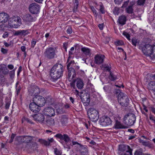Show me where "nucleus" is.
Listing matches in <instances>:
<instances>
[{
	"mask_svg": "<svg viewBox=\"0 0 155 155\" xmlns=\"http://www.w3.org/2000/svg\"><path fill=\"white\" fill-rule=\"evenodd\" d=\"M68 71V77L69 78L72 79L74 77L75 71L74 68H70Z\"/></svg>",
	"mask_w": 155,
	"mask_h": 155,
	"instance_id": "25",
	"label": "nucleus"
},
{
	"mask_svg": "<svg viewBox=\"0 0 155 155\" xmlns=\"http://www.w3.org/2000/svg\"><path fill=\"white\" fill-rule=\"evenodd\" d=\"M118 100L120 104L123 106H127L129 102V99L127 96L122 92H120L118 96Z\"/></svg>",
	"mask_w": 155,
	"mask_h": 155,
	"instance_id": "6",
	"label": "nucleus"
},
{
	"mask_svg": "<svg viewBox=\"0 0 155 155\" xmlns=\"http://www.w3.org/2000/svg\"><path fill=\"white\" fill-rule=\"evenodd\" d=\"M123 35L129 41L130 40V35L128 33L124 31L123 32Z\"/></svg>",
	"mask_w": 155,
	"mask_h": 155,
	"instance_id": "44",
	"label": "nucleus"
},
{
	"mask_svg": "<svg viewBox=\"0 0 155 155\" xmlns=\"http://www.w3.org/2000/svg\"><path fill=\"white\" fill-rule=\"evenodd\" d=\"M126 127L122 124L120 121H115L114 128L115 129L125 128Z\"/></svg>",
	"mask_w": 155,
	"mask_h": 155,
	"instance_id": "18",
	"label": "nucleus"
},
{
	"mask_svg": "<svg viewBox=\"0 0 155 155\" xmlns=\"http://www.w3.org/2000/svg\"><path fill=\"white\" fill-rule=\"evenodd\" d=\"M21 19L18 16L13 17L9 18L8 21V25L12 28H18L21 25Z\"/></svg>",
	"mask_w": 155,
	"mask_h": 155,
	"instance_id": "4",
	"label": "nucleus"
},
{
	"mask_svg": "<svg viewBox=\"0 0 155 155\" xmlns=\"http://www.w3.org/2000/svg\"><path fill=\"white\" fill-rule=\"evenodd\" d=\"M104 26V24H100L98 25L99 29L101 30H102L103 29Z\"/></svg>",
	"mask_w": 155,
	"mask_h": 155,
	"instance_id": "53",
	"label": "nucleus"
},
{
	"mask_svg": "<svg viewBox=\"0 0 155 155\" xmlns=\"http://www.w3.org/2000/svg\"><path fill=\"white\" fill-rule=\"evenodd\" d=\"M26 31L24 30L16 31L14 33V35H24L25 34V33H26Z\"/></svg>",
	"mask_w": 155,
	"mask_h": 155,
	"instance_id": "34",
	"label": "nucleus"
},
{
	"mask_svg": "<svg viewBox=\"0 0 155 155\" xmlns=\"http://www.w3.org/2000/svg\"><path fill=\"white\" fill-rule=\"evenodd\" d=\"M129 3V0H127L124 2L123 4L121 6L122 8H125L127 7Z\"/></svg>",
	"mask_w": 155,
	"mask_h": 155,
	"instance_id": "46",
	"label": "nucleus"
},
{
	"mask_svg": "<svg viewBox=\"0 0 155 155\" xmlns=\"http://www.w3.org/2000/svg\"><path fill=\"white\" fill-rule=\"evenodd\" d=\"M8 36V33L7 32H5L2 35V37L5 38H7Z\"/></svg>",
	"mask_w": 155,
	"mask_h": 155,
	"instance_id": "55",
	"label": "nucleus"
},
{
	"mask_svg": "<svg viewBox=\"0 0 155 155\" xmlns=\"http://www.w3.org/2000/svg\"><path fill=\"white\" fill-rule=\"evenodd\" d=\"M35 102L31 103L29 105V108L31 111L36 113L38 112L40 110V106Z\"/></svg>",
	"mask_w": 155,
	"mask_h": 155,
	"instance_id": "14",
	"label": "nucleus"
},
{
	"mask_svg": "<svg viewBox=\"0 0 155 155\" xmlns=\"http://www.w3.org/2000/svg\"><path fill=\"white\" fill-rule=\"evenodd\" d=\"M47 124L49 125H52L54 124V119L51 118H49L46 120Z\"/></svg>",
	"mask_w": 155,
	"mask_h": 155,
	"instance_id": "35",
	"label": "nucleus"
},
{
	"mask_svg": "<svg viewBox=\"0 0 155 155\" xmlns=\"http://www.w3.org/2000/svg\"><path fill=\"white\" fill-rule=\"evenodd\" d=\"M8 68L10 70L14 68L13 65L12 64L8 65Z\"/></svg>",
	"mask_w": 155,
	"mask_h": 155,
	"instance_id": "60",
	"label": "nucleus"
},
{
	"mask_svg": "<svg viewBox=\"0 0 155 155\" xmlns=\"http://www.w3.org/2000/svg\"><path fill=\"white\" fill-rule=\"evenodd\" d=\"M151 110L153 113L155 114V108L154 107H151Z\"/></svg>",
	"mask_w": 155,
	"mask_h": 155,
	"instance_id": "64",
	"label": "nucleus"
},
{
	"mask_svg": "<svg viewBox=\"0 0 155 155\" xmlns=\"http://www.w3.org/2000/svg\"><path fill=\"white\" fill-rule=\"evenodd\" d=\"M32 117L35 120L38 121L40 123H45L44 117L41 113L33 115Z\"/></svg>",
	"mask_w": 155,
	"mask_h": 155,
	"instance_id": "13",
	"label": "nucleus"
},
{
	"mask_svg": "<svg viewBox=\"0 0 155 155\" xmlns=\"http://www.w3.org/2000/svg\"><path fill=\"white\" fill-rule=\"evenodd\" d=\"M135 4V2H131L130 3V5L126 8V12L129 14H132L133 12V6Z\"/></svg>",
	"mask_w": 155,
	"mask_h": 155,
	"instance_id": "21",
	"label": "nucleus"
},
{
	"mask_svg": "<svg viewBox=\"0 0 155 155\" xmlns=\"http://www.w3.org/2000/svg\"><path fill=\"white\" fill-rule=\"evenodd\" d=\"M55 108L56 109L57 113L58 114H62L64 111L62 107H59L58 105H56Z\"/></svg>",
	"mask_w": 155,
	"mask_h": 155,
	"instance_id": "32",
	"label": "nucleus"
},
{
	"mask_svg": "<svg viewBox=\"0 0 155 155\" xmlns=\"http://www.w3.org/2000/svg\"><path fill=\"white\" fill-rule=\"evenodd\" d=\"M146 0H138L137 1V4L138 5H143L145 1Z\"/></svg>",
	"mask_w": 155,
	"mask_h": 155,
	"instance_id": "45",
	"label": "nucleus"
},
{
	"mask_svg": "<svg viewBox=\"0 0 155 155\" xmlns=\"http://www.w3.org/2000/svg\"><path fill=\"white\" fill-rule=\"evenodd\" d=\"M104 56L102 54L96 55L95 57V62L96 64H102L104 61Z\"/></svg>",
	"mask_w": 155,
	"mask_h": 155,
	"instance_id": "16",
	"label": "nucleus"
},
{
	"mask_svg": "<svg viewBox=\"0 0 155 155\" xmlns=\"http://www.w3.org/2000/svg\"><path fill=\"white\" fill-rule=\"evenodd\" d=\"M112 120L108 117L103 116L99 118V123L100 125L104 127H106L111 124Z\"/></svg>",
	"mask_w": 155,
	"mask_h": 155,
	"instance_id": "9",
	"label": "nucleus"
},
{
	"mask_svg": "<svg viewBox=\"0 0 155 155\" xmlns=\"http://www.w3.org/2000/svg\"><path fill=\"white\" fill-rule=\"evenodd\" d=\"M90 8L94 14L95 16L96 17H97L98 15V13L94 7L93 6H90Z\"/></svg>",
	"mask_w": 155,
	"mask_h": 155,
	"instance_id": "38",
	"label": "nucleus"
},
{
	"mask_svg": "<svg viewBox=\"0 0 155 155\" xmlns=\"http://www.w3.org/2000/svg\"><path fill=\"white\" fill-rule=\"evenodd\" d=\"M97 9L98 8V7H99V11L103 14H104L105 11L104 7L102 3L99 2L98 4H96L94 6Z\"/></svg>",
	"mask_w": 155,
	"mask_h": 155,
	"instance_id": "23",
	"label": "nucleus"
},
{
	"mask_svg": "<svg viewBox=\"0 0 155 155\" xmlns=\"http://www.w3.org/2000/svg\"><path fill=\"white\" fill-rule=\"evenodd\" d=\"M72 145H78L80 144L78 142L76 141H73V140L72 141Z\"/></svg>",
	"mask_w": 155,
	"mask_h": 155,
	"instance_id": "59",
	"label": "nucleus"
},
{
	"mask_svg": "<svg viewBox=\"0 0 155 155\" xmlns=\"http://www.w3.org/2000/svg\"><path fill=\"white\" fill-rule=\"evenodd\" d=\"M48 141H46L42 139H39L38 140V141L39 142L41 143L44 144L45 145L48 146L50 143L54 142V140L53 138H48Z\"/></svg>",
	"mask_w": 155,
	"mask_h": 155,
	"instance_id": "19",
	"label": "nucleus"
},
{
	"mask_svg": "<svg viewBox=\"0 0 155 155\" xmlns=\"http://www.w3.org/2000/svg\"><path fill=\"white\" fill-rule=\"evenodd\" d=\"M119 150L121 152L126 151V152L129 153L130 155H132V150L127 145H121L119 146Z\"/></svg>",
	"mask_w": 155,
	"mask_h": 155,
	"instance_id": "12",
	"label": "nucleus"
},
{
	"mask_svg": "<svg viewBox=\"0 0 155 155\" xmlns=\"http://www.w3.org/2000/svg\"><path fill=\"white\" fill-rule=\"evenodd\" d=\"M126 21V17L124 15L120 16L118 20L119 23L122 25H124Z\"/></svg>",
	"mask_w": 155,
	"mask_h": 155,
	"instance_id": "29",
	"label": "nucleus"
},
{
	"mask_svg": "<svg viewBox=\"0 0 155 155\" xmlns=\"http://www.w3.org/2000/svg\"><path fill=\"white\" fill-rule=\"evenodd\" d=\"M149 118L150 120H153L155 119V117L152 115H150Z\"/></svg>",
	"mask_w": 155,
	"mask_h": 155,
	"instance_id": "63",
	"label": "nucleus"
},
{
	"mask_svg": "<svg viewBox=\"0 0 155 155\" xmlns=\"http://www.w3.org/2000/svg\"><path fill=\"white\" fill-rule=\"evenodd\" d=\"M23 138V141L25 142L26 143H28L30 142L32 140V138L31 136H24L21 137Z\"/></svg>",
	"mask_w": 155,
	"mask_h": 155,
	"instance_id": "33",
	"label": "nucleus"
},
{
	"mask_svg": "<svg viewBox=\"0 0 155 155\" xmlns=\"http://www.w3.org/2000/svg\"><path fill=\"white\" fill-rule=\"evenodd\" d=\"M36 41L35 39H33L31 41V46L32 48H34L36 44Z\"/></svg>",
	"mask_w": 155,
	"mask_h": 155,
	"instance_id": "48",
	"label": "nucleus"
},
{
	"mask_svg": "<svg viewBox=\"0 0 155 155\" xmlns=\"http://www.w3.org/2000/svg\"><path fill=\"white\" fill-rule=\"evenodd\" d=\"M87 114L90 119L92 121H97L99 117V111L93 108H91L88 110Z\"/></svg>",
	"mask_w": 155,
	"mask_h": 155,
	"instance_id": "2",
	"label": "nucleus"
},
{
	"mask_svg": "<svg viewBox=\"0 0 155 155\" xmlns=\"http://www.w3.org/2000/svg\"><path fill=\"white\" fill-rule=\"evenodd\" d=\"M25 120L27 122L31 124H32L33 122L31 120L29 119L28 118H24L22 119V121H23V120Z\"/></svg>",
	"mask_w": 155,
	"mask_h": 155,
	"instance_id": "51",
	"label": "nucleus"
},
{
	"mask_svg": "<svg viewBox=\"0 0 155 155\" xmlns=\"http://www.w3.org/2000/svg\"><path fill=\"white\" fill-rule=\"evenodd\" d=\"M81 51L86 55L90 56L91 54V51L89 48L84 47L81 48Z\"/></svg>",
	"mask_w": 155,
	"mask_h": 155,
	"instance_id": "26",
	"label": "nucleus"
},
{
	"mask_svg": "<svg viewBox=\"0 0 155 155\" xmlns=\"http://www.w3.org/2000/svg\"><path fill=\"white\" fill-rule=\"evenodd\" d=\"M141 153L139 151H136L135 152L134 155H141Z\"/></svg>",
	"mask_w": 155,
	"mask_h": 155,
	"instance_id": "57",
	"label": "nucleus"
},
{
	"mask_svg": "<svg viewBox=\"0 0 155 155\" xmlns=\"http://www.w3.org/2000/svg\"><path fill=\"white\" fill-rule=\"evenodd\" d=\"M120 12V9L119 8L117 7L115 8L113 11V13L115 15H118Z\"/></svg>",
	"mask_w": 155,
	"mask_h": 155,
	"instance_id": "37",
	"label": "nucleus"
},
{
	"mask_svg": "<svg viewBox=\"0 0 155 155\" xmlns=\"http://www.w3.org/2000/svg\"><path fill=\"white\" fill-rule=\"evenodd\" d=\"M123 0H114V2L116 4H120L122 2Z\"/></svg>",
	"mask_w": 155,
	"mask_h": 155,
	"instance_id": "52",
	"label": "nucleus"
},
{
	"mask_svg": "<svg viewBox=\"0 0 155 155\" xmlns=\"http://www.w3.org/2000/svg\"><path fill=\"white\" fill-rule=\"evenodd\" d=\"M74 11H75L77 10L78 5V0H75L74 3Z\"/></svg>",
	"mask_w": 155,
	"mask_h": 155,
	"instance_id": "41",
	"label": "nucleus"
},
{
	"mask_svg": "<svg viewBox=\"0 0 155 155\" xmlns=\"http://www.w3.org/2000/svg\"><path fill=\"white\" fill-rule=\"evenodd\" d=\"M9 17L6 13L2 12L0 13V23H4L9 21Z\"/></svg>",
	"mask_w": 155,
	"mask_h": 155,
	"instance_id": "15",
	"label": "nucleus"
},
{
	"mask_svg": "<svg viewBox=\"0 0 155 155\" xmlns=\"http://www.w3.org/2000/svg\"><path fill=\"white\" fill-rule=\"evenodd\" d=\"M21 71H22V67L21 66H20L19 68L18 69V70L17 74L18 75H19Z\"/></svg>",
	"mask_w": 155,
	"mask_h": 155,
	"instance_id": "58",
	"label": "nucleus"
},
{
	"mask_svg": "<svg viewBox=\"0 0 155 155\" xmlns=\"http://www.w3.org/2000/svg\"><path fill=\"white\" fill-rule=\"evenodd\" d=\"M43 113L45 115L50 117L54 116L55 115L54 110L51 107L45 108L43 110Z\"/></svg>",
	"mask_w": 155,
	"mask_h": 155,
	"instance_id": "11",
	"label": "nucleus"
},
{
	"mask_svg": "<svg viewBox=\"0 0 155 155\" xmlns=\"http://www.w3.org/2000/svg\"><path fill=\"white\" fill-rule=\"evenodd\" d=\"M25 49L26 48L25 46H22L21 47V51L23 52H24L25 51Z\"/></svg>",
	"mask_w": 155,
	"mask_h": 155,
	"instance_id": "61",
	"label": "nucleus"
},
{
	"mask_svg": "<svg viewBox=\"0 0 155 155\" xmlns=\"http://www.w3.org/2000/svg\"><path fill=\"white\" fill-rule=\"evenodd\" d=\"M62 140H63L66 144H71V140L67 135L64 134Z\"/></svg>",
	"mask_w": 155,
	"mask_h": 155,
	"instance_id": "30",
	"label": "nucleus"
},
{
	"mask_svg": "<svg viewBox=\"0 0 155 155\" xmlns=\"http://www.w3.org/2000/svg\"><path fill=\"white\" fill-rule=\"evenodd\" d=\"M139 142L145 146L149 148L152 147V144L149 141H146L142 140L141 139H139Z\"/></svg>",
	"mask_w": 155,
	"mask_h": 155,
	"instance_id": "22",
	"label": "nucleus"
},
{
	"mask_svg": "<svg viewBox=\"0 0 155 155\" xmlns=\"http://www.w3.org/2000/svg\"><path fill=\"white\" fill-rule=\"evenodd\" d=\"M136 120L135 115L133 114L126 115L124 119V122L128 126H131L134 124Z\"/></svg>",
	"mask_w": 155,
	"mask_h": 155,
	"instance_id": "5",
	"label": "nucleus"
},
{
	"mask_svg": "<svg viewBox=\"0 0 155 155\" xmlns=\"http://www.w3.org/2000/svg\"><path fill=\"white\" fill-rule=\"evenodd\" d=\"M33 101L36 103L40 106H44L46 102L45 99L44 97L38 95L35 96L33 98Z\"/></svg>",
	"mask_w": 155,
	"mask_h": 155,
	"instance_id": "10",
	"label": "nucleus"
},
{
	"mask_svg": "<svg viewBox=\"0 0 155 155\" xmlns=\"http://www.w3.org/2000/svg\"><path fill=\"white\" fill-rule=\"evenodd\" d=\"M137 42V40L135 38H133L131 40L132 44L134 46H136Z\"/></svg>",
	"mask_w": 155,
	"mask_h": 155,
	"instance_id": "43",
	"label": "nucleus"
},
{
	"mask_svg": "<svg viewBox=\"0 0 155 155\" xmlns=\"http://www.w3.org/2000/svg\"><path fill=\"white\" fill-rule=\"evenodd\" d=\"M76 86L79 89H82L84 86L83 81L80 79H77L76 82Z\"/></svg>",
	"mask_w": 155,
	"mask_h": 155,
	"instance_id": "28",
	"label": "nucleus"
},
{
	"mask_svg": "<svg viewBox=\"0 0 155 155\" xmlns=\"http://www.w3.org/2000/svg\"><path fill=\"white\" fill-rule=\"evenodd\" d=\"M57 52V50L56 48L50 47L46 49L44 54L47 58L52 59L56 56Z\"/></svg>",
	"mask_w": 155,
	"mask_h": 155,
	"instance_id": "3",
	"label": "nucleus"
},
{
	"mask_svg": "<svg viewBox=\"0 0 155 155\" xmlns=\"http://www.w3.org/2000/svg\"><path fill=\"white\" fill-rule=\"evenodd\" d=\"M7 50L4 48H2L1 51L4 54H5L7 52Z\"/></svg>",
	"mask_w": 155,
	"mask_h": 155,
	"instance_id": "56",
	"label": "nucleus"
},
{
	"mask_svg": "<svg viewBox=\"0 0 155 155\" xmlns=\"http://www.w3.org/2000/svg\"><path fill=\"white\" fill-rule=\"evenodd\" d=\"M74 64V61H71L70 62H69L67 65V67L68 69L69 70L70 69V68H71L73 65Z\"/></svg>",
	"mask_w": 155,
	"mask_h": 155,
	"instance_id": "40",
	"label": "nucleus"
},
{
	"mask_svg": "<svg viewBox=\"0 0 155 155\" xmlns=\"http://www.w3.org/2000/svg\"><path fill=\"white\" fill-rule=\"evenodd\" d=\"M110 76L109 78L112 81H114L118 78L117 76L114 73L110 71Z\"/></svg>",
	"mask_w": 155,
	"mask_h": 155,
	"instance_id": "31",
	"label": "nucleus"
},
{
	"mask_svg": "<svg viewBox=\"0 0 155 155\" xmlns=\"http://www.w3.org/2000/svg\"><path fill=\"white\" fill-rule=\"evenodd\" d=\"M114 117L115 121H120L121 118V117L118 114H115Z\"/></svg>",
	"mask_w": 155,
	"mask_h": 155,
	"instance_id": "39",
	"label": "nucleus"
},
{
	"mask_svg": "<svg viewBox=\"0 0 155 155\" xmlns=\"http://www.w3.org/2000/svg\"><path fill=\"white\" fill-rule=\"evenodd\" d=\"M116 45H124V42L122 41H117L115 42Z\"/></svg>",
	"mask_w": 155,
	"mask_h": 155,
	"instance_id": "42",
	"label": "nucleus"
},
{
	"mask_svg": "<svg viewBox=\"0 0 155 155\" xmlns=\"http://www.w3.org/2000/svg\"><path fill=\"white\" fill-rule=\"evenodd\" d=\"M80 151L81 155H87L88 150L87 147L85 146L81 147Z\"/></svg>",
	"mask_w": 155,
	"mask_h": 155,
	"instance_id": "27",
	"label": "nucleus"
},
{
	"mask_svg": "<svg viewBox=\"0 0 155 155\" xmlns=\"http://www.w3.org/2000/svg\"><path fill=\"white\" fill-rule=\"evenodd\" d=\"M155 86V82L152 81L150 82L147 85V87L150 90L152 89L153 87Z\"/></svg>",
	"mask_w": 155,
	"mask_h": 155,
	"instance_id": "36",
	"label": "nucleus"
},
{
	"mask_svg": "<svg viewBox=\"0 0 155 155\" xmlns=\"http://www.w3.org/2000/svg\"><path fill=\"white\" fill-rule=\"evenodd\" d=\"M135 137V135L131 136H130L129 137L128 139L129 140H131L133 139H134Z\"/></svg>",
	"mask_w": 155,
	"mask_h": 155,
	"instance_id": "62",
	"label": "nucleus"
},
{
	"mask_svg": "<svg viewBox=\"0 0 155 155\" xmlns=\"http://www.w3.org/2000/svg\"><path fill=\"white\" fill-rule=\"evenodd\" d=\"M40 5L35 2L30 4L28 7L29 11L33 14H37L38 13L40 12Z\"/></svg>",
	"mask_w": 155,
	"mask_h": 155,
	"instance_id": "8",
	"label": "nucleus"
},
{
	"mask_svg": "<svg viewBox=\"0 0 155 155\" xmlns=\"http://www.w3.org/2000/svg\"><path fill=\"white\" fill-rule=\"evenodd\" d=\"M55 136L59 138L62 140L63 137V135H62L60 134H58L55 135Z\"/></svg>",
	"mask_w": 155,
	"mask_h": 155,
	"instance_id": "54",
	"label": "nucleus"
},
{
	"mask_svg": "<svg viewBox=\"0 0 155 155\" xmlns=\"http://www.w3.org/2000/svg\"><path fill=\"white\" fill-rule=\"evenodd\" d=\"M40 90L37 86H34L31 87L28 89L29 94L31 95H32L34 94H36L39 92Z\"/></svg>",
	"mask_w": 155,
	"mask_h": 155,
	"instance_id": "17",
	"label": "nucleus"
},
{
	"mask_svg": "<svg viewBox=\"0 0 155 155\" xmlns=\"http://www.w3.org/2000/svg\"><path fill=\"white\" fill-rule=\"evenodd\" d=\"M54 152L56 155H61V153L60 151L58 150L56 148L54 149Z\"/></svg>",
	"mask_w": 155,
	"mask_h": 155,
	"instance_id": "47",
	"label": "nucleus"
},
{
	"mask_svg": "<svg viewBox=\"0 0 155 155\" xmlns=\"http://www.w3.org/2000/svg\"><path fill=\"white\" fill-rule=\"evenodd\" d=\"M81 99L82 101L86 105H88L90 102V96L89 94H87L84 96L83 97H81Z\"/></svg>",
	"mask_w": 155,
	"mask_h": 155,
	"instance_id": "24",
	"label": "nucleus"
},
{
	"mask_svg": "<svg viewBox=\"0 0 155 155\" xmlns=\"http://www.w3.org/2000/svg\"><path fill=\"white\" fill-rule=\"evenodd\" d=\"M23 19L24 21L27 22H31L33 21L32 17L29 14H28L24 15Z\"/></svg>",
	"mask_w": 155,
	"mask_h": 155,
	"instance_id": "20",
	"label": "nucleus"
},
{
	"mask_svg": "<svg viewBox=\"0 0 155 155\" xmlns=\"http://www.w3.org/2000/svg\"><path fill=\"white\" fill-rule=\"evenodd\" d=\"M63 72V65L61 64H56L51 69L50 76L53 79L57 80L62 76Z\"/></svg>",
	"mask_w": 155,
	"mask_h": 155,
	"instance_id": "1",
	"label": "nucleus"
},
{
	"mask_svg": "<svg viewBox=\"0 0 155 155\" xmlns=\"http://www.w3.org/2000/svg\"><path fill=\"white\" fill-rule=\"evenodd\" d=\"M155 49V45H152L147 44L142 48V51L145 55L150 56L153 52Z\"/></svg>",
	"mask_w": 155,
	"mask_h": 155,
	"instance_id": "7",
	"label": "nucleus"
},
{
	"mask_svg": "<svg viewBox=\"0 0 155 155\" xmlns=\"http://www.w3.org/2000/svg\"><path fill=\"white\" fill-rule=\"evenodd\" d=\"M18 83H16V91L17 94H18L20 92V90L21 89V88L20 87H18Z\"/></svg>",
	"mask_w": 155,
	"mask_h": 155,
	"instance_id": "49",
	"label": "nucleus"
},
{
	"mask_svg": "<svg viewBox=\"0 0 155 155\" xmlns=\"http://www.w3.org/2000/svg\"><path fill=\"white\" fill-rule=\"evenodd\" d=\"M67 32L68 34H70L72 32V30L71 27H69L67 29Z\"/></svg>",
	"mask_w": 155,
	"mask_h": 155,
	"instance_id": "50",
	"label": "nucleus"
}]
</instances>
